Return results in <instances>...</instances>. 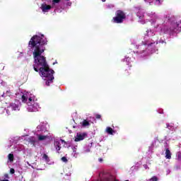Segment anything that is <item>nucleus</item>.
<instances>
[{"label": "nucleus", "instance_id": "obj_1", "mask_svg": "<svg viewBox=\"0 0 181 181\" xmlns=\"http://www.w3.org/2000/svg\"><path fill=\"white\" fill-rule=\"evenodd\" d=\"M47 45V40L45 38L44 35H33L29 42L28 47L30 49H34L33 55L35 59V64L33 65V69L35 71L39 73L41 77H45L46 79V86H50V83H53L54 80V71L50 69L47 62H46V57L42 56V54L45 52V46Z\"/></svg>", "mask_w": 181, "mask_h": 181}, {"label": "nucleus", "instance_id": "obj_7", "mask_svg": "<svg viewBox=\"0 0 181 181\" xmlns=\"http://www.w3.org/2000/svg\"><path fill=\"white\" fill-rule=\"evenodd\" d=\"M41 9L42 12H47V11H49V9H52V6L47 4H42L41 6Z\"/></svg>", "mask_w": 181, "mask_h": 181}, {"label": "nucleus", "instance_id": "obj_9", "mask_svg": "<svg viewBox=\"0 0 181 181\" xmlns=\"http://www.w3.org/2000/svg\"><path fill=\"white\" fill-rule=\"evenodd\" d=\"M54 145V148L57 151L58 153H59V151H60L62 149V146H60V141L55 140Z\"/></svg>", "mask_w": 181, "mask_h": 181}, {"label": "nucleus", "instance_id": "obj_13", "mask_svg": "<svg viewBox=\"0 0 181 181\" xmlns=\"http://www.w3.org/2000/svg\"><path fill=\"white\" fill-rule=\"evenodd\" d=\"M106 132L107 133V134H109L110 135H113V134H114V129H112V128H111V127H107V128H106Z\"/></svg>", "mask_w": 181, "mask_h": 181}, {"label": "nucleus", "instance_id": "obj_17", "mask_svg": "<svg viewBox=\"0 0 181 181\" xmlns=\"http://www.w3.org/2000/svg\"><path fill=\"white\" fill-rule=\"evenodd\" d=\"M82 127H90V122L84 119L82 122Z\"/></svg>", "mask_w": 181, "mask_h": 181}, {"label": "nucleus", "instance_id": "obj_10", "mask_svg": "<svg viewBox=\"0 0 181 181\" xmlns=\"http://www.w3.org/2000/svg\"><path fill=\"white\" fill-rule=\"evenodd\" d=\"M165 159H172V153L169 148L165 149Z\"/></svg>", "mask_w": 181, "mask_h": 181}, {"label": "nucleus", "instance_id": "obj_25", "mask_svg": "<svg viewBox=\"0 0 181 181\" xmlns=\"http://www.w3.org/2000/svg\"><path fill=\"white\" fill-rule=\"evenodd\" d=\"M156 2H158V5H160V0H156Z\"/></svg>", "mask_w": 181, "mask_h": 181}, {"label": "nucleus", "instance_id": "obj_11", "mask_svg": "<svg viewBox=\"0 0 181 181\" xmlns=\"http://www.w3.org/2000/svg\"><path fill=\"white\" fill-rule=\"evenodd\" d=\"M11 95H12V93L11 92V90H7L6 93H4L1 95V97H3L4 98H6V97H11Z\"/></svg>", "mask_w": 181, "mask_h": 181}, {"label": "nucleus", "instance_id": "obj_30", "mask_svg": "<svg viewBox=\"0 0 181 181\" xmlns=\"http://www.w3.org/2000/svg\"><path fill=\"white\" fill-rule=\"evenodd\" d=\"M103 2H105V0H102Z\"/></svg>", "mask_w": 181, "mask_h": 181}, {"label": "nucleus", "instance_id": "obj_20", "mask_svg": "<svg viewBox=\"0 0 181 181\" xmlns=\"http://www.w3.org/2000/svg\"><path fill=\"white\" fill-rule=\"evenodd\" d=\"M62 162H65V163L68 162L67 158H66L65 156L62 158Z\"/></svg>", "mask_w": 181, "mask_h": 181}, {"label": "nucleus", "instance_id": "obj_21", "mask_svg": "<svg viewBox=\"0 0 181 181\" xmlns=\"http://www.w3.org/2000/svg\"><path fill=\"white\" fill-rule=\"evenodd\" d=\"M95 118H96V119H101V115L97 114V115H95Z\"/></svg>", "mask_w": 181, "mask_h": 181}, {"label": "nucleus", "instance_id": "obj_23", "mask_svg": "<svg viewBox=\"0 0 181 181\" xmlns=\"http://www.w3.org/2000/svg\"><path fill=\"white\" fill-rule=\"evenodd\" d=\"M4 179H9V175L8 173L4 174Z\"/></svg>", "mask_w": 181, "mask_h": 181}, {"label": "nucleus", "instance_id": "obj_16", "mask_svg": "<svg viewBox=\"0 0 181 181\" xmlns=\"http://www.w3.org/2000/svg\"><path fill=\"white\" fill-rule=\"evenodd\" d=\"M47 139V136L39 135L38 136V141H45Z\"/></svg>", "mask_w": 181, "mask_h": 181}, {"label": "nucleus", "instance_id": "obj_28", "mask_svg": "<svg viewBox=\"0 0 181 181\" xmlns=\"http://www.w3.org/2000/svg\"><path fill=\"white\" fill-rule=\"evenodd\" d=\"M167 128H168V129H170V125L167 124Z\"/></svg>", "mask_w": 181, "mask_h": 181}, {"label": "nucleus", "instance_id": "obj_8", "mask_svg": "<svg viewBox=\"0 0 181 181\" xmlns=\"http://www.w3.org/2000/svg\"><path fill=\"white\" fill-rule=\"evenodd\" d=\"M26 141L28 144H31V145L35 146V144H36V138H35V136H30L26 139Z\"/></svg>", "mask_w": 181, "mask_h": 181}, {"label": "nucleus", "instance_id": "obj_26", "mask_svg": "<svg viewBox=\"0 0 181 181\" xmlns=\"http://www.w3.org/2000/svg\"><path fill=\"white\" fill-rule=\"evenodd\" d=\"M61 142H62V144H66V142H65L64 140H63V139H61Z\"/></svg>", "mask_w": 181, "mask_h": 181}, {"label": "nucleus", "instance_id": "obj_18", "mask_svg": "<svg viewBox=\"0 0 181 181\" xmlns=\"http://www.w3.org/2000/svg\"><path fill=\"white\" fill-rule=\"evenodd\" d=\"M8 160H10V162H13V154L12 153H9L8 155Z\"/></svg>", "mask_w": 181, "mask_h": 181}, {"label": "nucleus", "instance_id": "obj_15", "mask_svg": "<svg viewBox=\"0 0 181 181\" xmlns=\"http://www.w3.org/2000/svg\"><path fill=\"white\" fill-rule=\"evenodd\" d=\"M101 181H118V180H114L111 177H107L103 178Z\"/></svg>", "mask_w": 181, "mask_h": 181}, {"label": "nucleus", "instance_id": "obj_29", "mask_svg": "<svg viewBox=\"0 0 181 181\" xmlns=\"http://www.w3.org/2000/svg\"><path fill=\"white\" fill-rule=\"evenodd\" d=\"M127 60H130V59H131V58H129V57H128V58H127Z\"/></svg>", "mask_w": 181, "mask_h": 181}, {"label": "nucleus", "instance_id": "obj_31", "mask_svg": "<svg viewBox=\"0 0 181 181\" xmlns=\"http://www.w3.org/2000/svg\"><path fill=\"white\" fill-rule=\"evenodd\" d=\"M56 64V63H54V62L53 63V64Z\"/></svg>", "mask_w": 181, "mask_h": 181}, {"label": "nucleus", "instance_id": "obj_19", "mask_svg": "<svg viewBox=\"0 0 181 181\" xmlns=\"http://www.w3.org/2000/svg\"><path fill=\"white\" fill-rule=\"evenodd\" d=\"M158 180H159V178L157 176H153L148 181H158Z\"/></svg>", "mask_w": 181, "mask_h": 181}, {"label": "nucleus", "instance_id": "obj_5", "mask_svg": "<svg viewBox=\"0 0 181 181\" xmlns=\"http://www.w3.org/2000/svg\"><path fill=\"white\" fill-rule=\"evenodd\" d=\"M11 111H19V105L16 103H11L6 110L8 115H11Z\"/></svg>", "mask_w": 181, "mask_h": 181}, {"label": "nucleus", "instance_id": "obj_14", "mask_svg": "<svg viewBox=\"0 0 181 181\" xmlns=\"http://www.w3.org/2000/svg\"><path fill=\"white\" fill-rule=\"evenodd\" d=\"M42 159H45V162L47 163L50 162V158H49V156H47L46 153L43 154Z\"/></svg>", "mask_w": 181, "mask_h": 181}, {"label": "nucleus", "instance_id": "obj_4", "mask_svg": "<svg viewBox=\"0 0 181 181\" xmlns=\"http://www.w3.org/2000/svg\"><path fill=\"white\" fill-rule=\"evenodd\" d=\"M146 46L147 47L155 46V42L148 43V42H144L141 45L136 46L137 50L135 52L137 54H142V53H144L145 50H146Z\"/></svg>", "mask_w": 181, "mask_h": 181}, {"label": "nucleus", "instance_id": "obj_12", "mask_svg": "<svg viewBox=\"0 0 181 181\" xmlns=\"http://www.w3.org/2000/svg\"><path fill=\"white\" fill-rule=\"evenodd\" d=\"M131 67L132 66H128V68L124 70V74L126 76V77H128V76L131 74V72H129L131 71Z\"/></svg>", "mask_w": 181, "mask_h": 181}, {"label": "nucleus", "instance_id": "obj_6", "mask_svg": "<svg viewBox=\"0 0 181 181\" xmlns=\"http://www.w3.org/2000/svg\"><path fill=\"white\" fill-rule=\"evenodd\" d=\"M86 136L87 133H77L75 138V142H80V141H83Z\"/></svg>", "mask_w": 181, "mask_h": 181}, {"label": "nucleus", "instance_id": "obj_2", "mask_svg": "<svg viewBox=\"0 0 181 181\" xmlns=\"http://www.w3.org/2000/svg\"><path fill=\"white\" fill-rule=\"evenodd\" d=\"M23 103H27L28 110L30 112H36L37 111V105L35 103V100H33L32 98H30L28 100L26 95H23L21 97Z\"/></svg>", "mask_w": 181, "mask_h": 181}, {"label": "nucleus", "instance_id": "obj_22", "mask_svg": "<svg viewBox=\"0 0 181 181\" xmlns=\"http://www.w3.org/2000/svg\"><path fill=\"white\" fill-rule=\"evenodd\" d=\"M10 173H11V175H13V173H15V169L11 168L10 169Z\"/></svg>", "mask_w": 181, "mask_h": 181}, {"label": "nucleus", "instance_id": "obj_27", "mask_svg": "<svg viewBox=\"0 0 181 181\" xmlns=\"http://www.w3.org/2000/svg\"><path fill=\"white\" fill-rule=\"evenodd\" d=\"M103 158H99L98 159V161L100 162V163L103 162Z\"/></svg>", "mask_w": 181, "mask_h": 181}, {"label": "nucleus", "instance_id": "obj_24", "mask_svg": "<svg viewBox=\"0 0 181 181\" xmlns=\"http://www.w3.org/2000/svg\"><path fill=\"white\" fill-rule=\"evenodd\" d=\"M52 2L54 4H59V2H60V0H52Z\"/></svg>", "mask_w": 181, "mask_h": 181}, {"label": "nucleus", "instance_id": "obj_3", "mask_svg": "<svg viewBox=\"0 0 181 181\" xmlns=\"http://www.w3.org/2000/svg\"><path fill=\"white\" fill-rule=\"evenodd\" d=\"M127 19V14L122 10H117L115 12V16L112 18V23H124V21Z\"/></svg>", "mask_w": 181, "mask_h": 181}]
</instances>
